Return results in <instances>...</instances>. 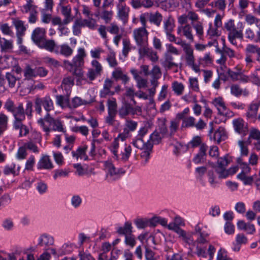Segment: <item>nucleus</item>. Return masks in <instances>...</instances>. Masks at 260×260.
I'll return each instance as SVG.
<instances>
[{"label":"nucleus","instance_id":"f257e3e1","mask_svg":"<svg viewBox=\"0 0 260 260\" xmlns=\"http://www.w3.org/2000/svg\"><path fill=\"white\" fill-rule=\"evenodd\" d=\"M37 122L47 135H49L51 130L63 133L66 132L62 122L59 119L53 118L49 113H46L44 118L39 119Z\"/></svg>","mask_w":260,"mask_h":260},{"label":"nucleus","instance_id":"f03ea898","mask_svg":"<svg viewBox=\"0 0 260 260\" xmlns=\"http://www.w3.org/2000/svg\"><path fill=\"white\" fill-rule=\"evenodd\" d=\"M243 24L241 22L237 24V27H236L234 20L232 19H230L224 23L223 28L228 32V40L231 44L236 46L237 44L236 39L243 38Z\"/></svg>","mask_w":260,"mask_h":260},{"label":"nucleus","instance_id":"7ed1b4c3","mask_svg":"<svg viewBox=\"0 0 260 260\" xmlns=\"http://www.w3.org/2000/svg\"><path fill=\"white\" fill-rule=\"evenodd\" d=\"M149 32L144 27L135 28L133 31V37L138 49L148 46Z\"/></svg>","mask_w":260,"mask_h":260},{"label":"nucleus","instance_id":"20e7f679","mask_svg":"<svg viewBox=\"0 0 260 260\" xmlns=\"http://www.w3.org/2000/svg\"><path fill=\"white\" fill-rule=\"evenodd\" d=\"M32 104L30 102H28L25 110L24 111L23 104H18L15 109L12 112L14 117V121H23L25 119V114L28 116H31Z\"/></svg>","mask_w":260,"mask_h":260},{"label":"nucleus","instance_id":"39448f33","mask_svg":"<svg viewBox=\"0 0 260 260\" xmlns=\"http://www.w3.org/2000/svg\"><path fill=\"white\" fill-rule=\"evenodd\" d=\"M105 166L107 171L106 177L108 181H115L125 173L122 168H116L111 161H105Z\"/></svg>","mask_w":260,"mask_h":260},{"label":"nucleus","instance_id":"423d86ee","mask_svg":"<svg viewBox=\"0 0 260 260\" xmlns=\"http://www.w3.org/2000/svg\"><path fill=\"white\" fill-rule=\"evenodd\" d=\"M142 113V108L139 106L133 107L128 102L124 101L119 109L118 113L120 118H124L131 114L132 115H140Z\"/></svg>","mask_w":260,"mask_h":260},{"label":"nucleus","instance_id":"0eeeda50","mask_svg":"<svg viewBox=\"0 0 260 260\" xmlns=\"http://www.w3.org/2000/svg\"><path fill=\"white\" fill-rule=\"evenodd\" d=\"M129 134L126 130H123L122 133L120 134L116 138L110 146V149L113 155L117 157V149L122 147L124 145V141L128 137Z\"/></svg>","mask_w":260,"mask_h":260},{"label":"nucleus","instance_id":"6e6552de","mask_svg":"<svg viewBox=\"0 0 260 260\" xmlns=\"http://www.w3.org/2000/svg\"><path fill=\"white\" fill-rule=\"evenodd\" d=\"M23 12L29 13L28 21L30 23H35L37 20L38 12L37 6L33 5L31 2L27 1V3L23 6Z\"/></svg>","mask_w":260,"mask_h":260},{"label":"nucleus","instance_id":"1a4fd4ad","mask_svg":"<svg viewBox=\"0 0 260 260\" xmlns=\"http://www.w3.org/2000/svg\"><path fill=\"white\" fill-rule=\"evenodd\" d=\"M208 236V234L207 233L201 234L196 240L197 243L196 253L199 256H206V248L205 247H202L201 245L208 243V240L206 239Z\"/></svg>","mask_w":260,"mask_h":260},{"label":"nucleus","instance_id":"9d476101","mask_svg":"<svg viewBox=\"0 0 260 260\" xmlns=\"http://www.w3.org/2000/svg\"><path fill=\"white\" fill-rule=\"evenodd\" d=\"M214 168L217 175V178L220 179H225L229 176L235 174L238 171L237 167H232L229 169L222 167H215Z\"/></svg>","mask_w":260,"mask_h":260},{"label":"nucleus","instance_id":"9b49d317","mask_svg":"<svg viewBox=\"0 0 260 260\" xmlns=\"http://www.w3.org/2000/svg\"><path fill=\"white\" fill-rule=\"evenodd\" d=\"M140 58H142L145 56L148 57L152 62H156L158 60V56L157 52L149 48L148 46L138 49Z\"/></svg>","mask_w":260,"mask_h":260},{"label":"nucleus","instance_id":"f8f14e48","mask_svg":"<svg viewBox=\"0 0 260 260\" xmlns=\"http://www.w3.org/2000/svg\"><path fill=\"white\" fill-rule=\"evenodd\" d=\"M188 20L191 21V24H192V23L199 21V17L195 12L189 11L187 13L180 16L178 18V23L181 25L187 23Z\"/></svg>","mask_w":260,"mask_h":260},{"label":"nucleus","instance_id":"ddd939ff","mask_svg":"<svg viewBox=\"0 0 260 260\" xmlns=\"http://www.w3.org/2000/svg\"><path fill=\"white\" fill-rule=\"evenodd\" d=\"M213 123L210 122V126L211 127L209 131V135L210 136V139H213L215 142L217 143H219L221 141L225 140L226 138L225 131L224 128L220 127H219L214 133L213 137L211 136V134L213 131Z\"/></svg>","mask_w":260,"mask_h":260},{"label":"nucleus","instance_id":"4468645a","mask_svg":"<svg viewBox=\"0 0 260 260\" xmlns=\"http://www.w3.org/2000/svg\"><path fill=\"white\" fill-rule=\"evenodd\" d=\"M31 39L38 46L46 39V30L44 28L37 27L31 34Z\"/></svg>","mask_w":260,"mask_h":260},{"label":"nucleus","instance_id":"2eb2a0df","mask_svg":"<svg viewBox=\"0 0 260 260\" xmlns=\"http://www.w3.org/2000/svg\"><path fill=\"white\" fill-rule=\"evenodd\" d=\"M178 35L184 36L190 42L194 41V37L192 34V28L189 24H185V25H181L177 28Z\"/></svg>","mask_w":260,"mask_h":260},{"label":"nucleus","instance_id":"dca6fc26","mask_svg":"<svg viewBox=\"0 0 260 260\" xmlns=\"http://www.w3.org/2000/svg\"><path fill=\"white\" fill-rule=\"evenodd\" d=\"M213 104L217 108L220 115L227 116L229 115V110L221 98H215L212 102Z\"/></svg>","mask_w":260,"mask_h":260},{"label":"nucleus","instance_id":"f3484780","mask_svg":"<svg viewBox=\"0 0 260 260\" xmlns=\"http://www.w3.org/2000/svg\"><path fill=\"white\" fill-rule=\"evenodd\" d=\"M121 148H124V151H121L120 154L118 153L119 149H117V157L114 155V157L121 161L125 162L128 161L132 153V148L129 145H124Z\"/></svg>","mask_w":260,"mask_h":260},{"label":"nucleus","instance_id":"a211bd4d","mask_svg":"<svg viewBox=\"0 0 260 260\" xmlns=\"http://www.w3.org/2000/svg\"><path fill=\"white\" fill-rule=\"evenodd\" d=\"M54 243V238L49 235L44 234L41 235L38 239V245L45 247V248L52 246Z\"/></svg>","mask_w":260,"mask_h":260},{"label":"nucleus","instance_id":"6ab92c4d","mask_svg":"<svg viewBox=\"0 0 260 260\" xmlns=\"http://www.w3.org/2000/svg\"><path fill=\"white\" fill-rule=\"evenodd\" d=\"M53 164L47 155H43L37 163L38 169L51 170L53 168Z\"/></svg>","mask_w":260,"mask_h":260},{"label":"nucleus","instance_id":"aec40b11","mask_svg":"<svg viewBox=\"0 0 260 260\" xmlns=\"http://www.w3.org/2000/svg\"><path fill=\"white\" fill-rule=\"evenodd\" d=\"M175 27L174 20L171 17H169L164 22V29L165 30L167 39L170 37L172 38V34Z\"/></svg>","mask_w":260,"mask_h":260},{"label":"nucleus","instance_id":"412c9836","mask_svg":"<svg viewBox=\"0 0 260 260\" xmlns=\"http://www.w3.org/2000/svg\"><path fill=\"white\" fill-rule=\"evenodd\" d=\"M58 45L53 40L45 39L39 46L41 48L45 49L47 51L54 52L57 50Z\"/></svg>","mask_w":260,"mask_h":260},{"label":"nucleus","instance_id":"4be33fe9","mask_svg":"<svg viewBox=\"0 0 260 260\" xmlns=\"http://www.w3.org/2000/svg\"><path fill=\"white\" fill-rule=\"evenodd\" d=\"M170 230L173 231L178 234L179 237L181 238L186 243L192 241L191 240V234H187L185 231L181 229L180 227H176L174 225L170 226Z\"/></svg>","mask_w":260,"mask_h":260},{"label":"nucleus","instance_id":"5701e85b","mask_svg":"<svg viewBox=\"0 0 260 260\" xmlns=\"http://www.w3.org/2000/svg\"><path fill=\"white\" fill-rule=\"evenodd\" d=\"M208 146L205 144H202L200 147V151L199 153L196 154L193 159V161L196 164L203 163L206 156V151Z\"/></svg>","mask_w":260,"mask_h":260},{"label":"nucleus","instance_id":"b1692460","mask_svg":"<svg viewBox=\"0 0 260 260\" xmlns=\"http://www.w3.org/2000/svg\"><path fill=\"white\" fill-rule=\"evenodd\" d=\"M86 56L84 49L80 48L78 50V54L75 56L72 60L73 66L74 67H79L82 66L84 63V58Z\"/></svg>","mask_w":260,"mask_h":260},{"label":"nucleus","instance_id":"393cba45","mask_svg":"<svg viewBox=\"0 0 260 260\" xmlns=\"http://www.w3.org/2000/svg\"><path fill=\"white\" fill-rule=\"evenodd\" d=\"M73 53V49L67 44L58 45L57 50L55 51L56 54H60L67 57L71 56Z\"/></svg>","mask_w":260,"mask_h":260},{"label":"nucleus","instance_id":"a878e982","mask_svg":"<svg viewBox=\"0 0 260 260\" xmlns=\"http://www.w3.org/2000/svg\"><path fill=\"white\" fill-rule=\"evenodd\" d=\"M117 7L119 17L124 23H125L127 22L128 17L129 8L123 3H118Z\"/></svg>","mask_w":260,"mask_h":260},{"label":"nucleus","instance_id":"bb28decb","mask_svg":"<svg viewBox=\"0 0 260 260\" xmlns=\"http://www.w3.org/2000/svg\"><path fill=\"white\" fill-rule=\"evenodd\" d=\"M37 99L40 104L43 106L47 113L54 109L53 103L50 96H45L43 98H38Z\"/></svg>","mask_w":260,"mask_h":260},{"label":"nucleus","instance_id":"cd10ccee","mask_svg":"<svg viewBox=\"0 0 260 260\" xmlns=\"http://www.w3.org/2000/svg\"><path fill=\"white\" fill-rule=\"evenodd\" d=\"M23 121H13V128L15 130L19 131L20 137L25 136L29 133L28 127L22 123Z\"/></svg>","mask_w":260,"mask_h":260},{"label":"nucleus","instance_id":"c85d7f7f","mask_svg":"<svg viewBox=\"0 0 260 260\" xmlns=\"http://www.w3.org/2000/svg\"><path fill=\"white\" fill-rule=\"evenodd\" d=\"M235 130L240 134L244 135L247 131L246 127L244 126V121L240 118L235 119L233 122Z\"/></svg>","mask_w":260,"mask_h":260},{"label":"nucleus","instance_id":"c756f323","mask_svg":"<svg viewBox=\"0 0 260 260\" xmlns=\"http://www.w3.org/2000/svg\"><path fill=\"white\" fill-rule=\"evenodd\" d=\"M185 53V59L187 66L193 65L194 63V56L193 55V49L191 46L183 50Z\"/></svg>","mask_w":260,"mask_h":260},{"label":"nucleus","instance_id":"7c9ffc66","mask_svg":"<svg viewBox=\"0 0 260 260\" xmlns=\"http://www.w3.org/2000/svg\"><path fill=\"white\" fill-rule=\"evenodd\" d=\"M147 16L151 23L159 26L162 20V16L160 13L158 12L154 13H147Z\"/></svg>","mask_w":260,"mask_h":260},{"label":"nucleus","instance_id":"2f4dec72","mask_svg":"<svg viewBox=\"0 0 260 260\" xmlns=\"http://www.w3.org/2000/svg\"><path fill=\"white\" fill-rule=\"evenodd\" d=\"M87 149V146H84L82 147H79L76 151H72V155L76 157L78 160L79 158L86 160L88 156L86 154V151Z\"/></svg>","mask_w":260,"mask_h":260},{"label":"nucleus","instance_id":"473e14b6","mask_svg":"<svg viewBox=\"0 0 260 260\" xmlns=\"http://www.w3.org/2000/svg\"><path fill=\"white\" fill-rule=\"evenodd\" d=\"M6 79H7L9 86L10 88L14 87L16 85L19 86V77H16L12 73H7L6 74Z\"/></svg>","mask_w":260,"mask_h":260},{"label":"nucleus","instance_id":"72a5a7b5","mask_svg":"<svg viewBox=\"0 0 260 260\" xmlns=\"http://www.w3.org/2000/svg\"><path fill=\"white\" fill-rule=\"evenodd\" d=\"M61 6V12L65 17V18L63 20V23L64 24H68L72 20L71 15V8L69 6Z\"/></svg>","mask_w":260,"mask_h":260},{"label":"nucleus","instance_id":"f704fd0d","mask_svg":"<svg viewBox=\"0 0 260 260\" xmlns=\"http://www.w3.org/2000/svg\"><path fill=\"white\" fill-rule=\"evenodd\" d=\"M231 93L236 96H239L242 94L247 95L249 93L248 91L246 89H242L238 85L234 84L231 87Z\"/></svg>","mask_w":260,"mask_h":260},{"label":"nucleus","instance_id":"c9c22d12","mask_svg":"<svg viewBox=\"0 0 260 260\" xmlns=\"http://www.w3.org/2000/svg\"><path fill=\"white\" fill-rule=\"evenodd\" d=\"M231 161L230 157L226 155L223 157H219L217 161V165L215 166L214 164L211 163V165L213 168L222 167L226 168Z\"/></svg>","mask_w":260,"mask_h":260},{"label":"nucleus","instance_id":"e433bc0d","mask_svg":"<svg viewBox=\"0 0 260 260\" xmlns=\"http://www.w3.org/2000/svg\"><path fill=\"white\" fill-rule=\"evenodd\" d=\"M89 104L87 101L82 100L81 98L76 96L72 99V101L69 102V107L70 109L76 108L79 106Z\"/></svg>","mask_w":260,"mask_h":260},{"label":"nucleus","instance_id":"4c0bfd02","mask_svg":"<svg viewBox=\"0 0 260 260\" xmlns=\"http://www.w3.org/2000/svg\"><path fill=\"white\" fill-rule=\"evenodd\" d=\"M23 73L25 80H30L36 77L35 70L32 69L29 64H27L25 66Z\"/></svg>","mask_w":260,"mask_h":260},{"label":"nucleus","instance_id":"58836bf2","mask_svg":"<svg viewBox=\"0 0 260 260\" xmlns=\"http://www.w3.org/2000/svg\"><path fill=\"white\" fill-rule=\"evenodd\" d=\"M118 233L120 235H124L125 237L129 234H132V226L129 222H126L123 226L119 227L117 230Z\"/></svg>","mask_w":260,"mask_h":260},{"label":"nucleus","instance_id":"ea45409f","mask_svg":"<svg viewBox=\"0 0 260 260\" xmlns=\"http://www.w3.org/2000/svg\"><path fill=\"white\" fill-rule=\"evenodd\" d=\"M172 38L170 37L168 39L169 41L170 42H173L176 44L181 46L183 50L191 46L190 44L187 43L185 41L182 40L181 38L176 37L174 35H172Z\"/></svg>","mask_w":260,"mask_h":260},{"label":"nucleus","instance_id":"a19ab883","mask_svg":"<svg viewBox=\"0 0 260 260\" xmlns=\"http://www.w3.org/2000/svg\"><path fill=\"white\" fill-rule=\"evenodd\" d=\"M138 126V123L129 118H126L125 121L123 130H126L127 133L134 132Z\"/></svg>","mask_w":260,"mask_h":260},{"label":"nucleus","instance_id":"79ce46f5","mask_svg":"<svg viewBox=\"0 0 260 260\" xmlns=\"http://www.w3.org/2000/svg\"><path fill=\"white\" fill-rule=\"evenodd\" d=\"M74 84V79L73 77H67L64 78L62 81L61 86L66 90L67 93L70 91L71 87Z\"/></svg>","mask_w":260,"mask_h":260},{"label":"nucleus","instance_id":"37998d69","mask_svg":"<svg viewBox=\"0 0 260 260\" xmlns=\"http://www.w3.org/2000/svg\"><path fill=\"white\" fill-rule=\"evenodd\" d=\"M192 26L196 30V35L200 40L203 39L204 35V28L203 23L200 21L192 23Z\"/></svg>","mask_w":260,"mask_h":260},{"label":"nucleus","instance_id":"c03bdc74","mask_svg":"<svg viewBox=\"0 0 260 260\" xmlns=\"http://www.w3.org/2000/svg\"><path fill=\"white\" fill-rule=\"evenodd\" d=\"M237 162L238 164V166H237L238 169L239 168L242 170L240 174H247L250 172L251 169L248 165L243 162L240 157L237 158Z\"/></svg>","mask_w":260,"mask_h":260},{"label":"nucleus","instance_id":"a18cd8bd","mask_svg":"<svg viewBox=\"0 0 260 260\" xmlns=\"http://www.w3.org/2000/svg\"><path fill=\"white\" fill-rule=\"evenodd\" d=\"M8 117L4 113H0V136L8 127Z\"/></svg>","mask_w":260,"mask_h":260},{"label":"nucleus","instance_id":"49530a36","mask_svg":"<svg viewBox=\"0 0 260 260\" xmlns=\"http://www.w3.org/2000/svg\"><path fill=\"white\" fill-rule=\"evenodd\" d=\"M184 88V85L178 81H174L172 84V90L177 95H181L183 94Z\"/></svg>","mask_w":260,"mask_h":260},{"label":"nucleus","instance_id":"de8ad7c7","mask_svg":"<svg viewBox=\"0 0 260 260\" xmlns=\"http://www.w3.org/2000/svg\"><path fill=\"white\" fill-rule=\"evenodd\" d=\"M13 23L16 29L17 34L18 35H24L26 30V27L24 26V22L20 20L15 19L13 21Z\"/></svg>","mask_w":260,"mask_h":260},{"label":"nucleus","instance_id":"09e8293b","mask_svg":"<svg viewBox=\"0 0 260 260\" xmlns=\"http://www.w3.org/2000/svg\"><path fill=\"white\" fill-rule=\"evenodd\" d=\"M245 20L246 23L251 25L252 24H255L258 27H260V19L254 17L251 14H247L245 16Z\"/></svg>","mask_w":260,"mask_h":260},{"label":"nucleus","instance_id":"8fccbe9b","mask_svg":"<svg viewBox=\"0 0 260 260\" xmlns=\"http://www.w3.org/2000/svg\"><path fill=\"white\" fill-rule=\"evenodd\" d=\"M108 113L116 114L117 112V103L116 100L114 98H111L107 101Z\"/></svg>","mask_w":260,"mask_h":260},{"label":"nucleus","instance_id":"3c124183","mask_svg":"<svg viewBox=\"0 0 260 260\" xmlns=\"http://www.w3.org/2000/svg\"><path fill=\"white\" fill-rule=\"evenodd\" d=\"M152 146L153 144L151 143H148L146 148L143 150H142V152L141 153V157L144 159L145 164L148 161L149 158L150 152L152 148Z\"/></svg>","mask_w":260,"mask_h":260},{"label":"nucleus","instance_id":"603ef678","mask_svg":"<svg viewBox=\"0 0 260 260\" xmlns=\"http://www.w3.org/2000/svg\"><path fill=\"white\" fill-rule=\"evenodd\" d=\"M259 104H251L249 107L248 111L247 113V116L249 118H254L257 115Z\"/></svg>","mask_w":260,"mask_h":260},{"label":"nucleus","instance_id":"864d4df0","mask_svg":"<svg viewBox=\"0 0 260 260\" xmlns=\"http://www.w3.org/2000/svg\"><path fill=\"white\" fill-rule=\"evenodd\" d=\"M148 143L151 142L149 141H147V142H145L143 141V138L137 137L136 140L133 141V144L135 147L141 150H143L146 148Z\"/></svg>","mask_w":260,"mask_h":260},{"label":"nucleus","instance_id":"5fc2aeb1","mask_svg":"<svg viewBox=\"0 0 260 260\" xmlns=\"http://www.w3.org/2000/svg\"><path fill=\"white\" fill-rule=\"evenodd\" d=\"M43 60L45 63L50 67L56 68L60 66L59 62L58 60L49 56L44 57Z\"/></svg>","mask_w":260,"mask_h":260},{"label":"nucleus","instance_id":"6e6d98bb","mask_svg":"<svg viewBox=\"0 0 260 260\" xmlns=\"http://www.w3.org/2000/svg\"><path fill=\"white\" fill-rule=\"evenodd\" d=\"M237 178L242 181L245 185H250L253 181V177L247 176V174H239Z\"/></svg>","mask_w":260,"mask_h":260},{"label":"nucleus","instance_id":"4d7b16f0","mask_svg":"<svg viewBox=\"0 0 260 260\" xmlns=\"http://www.w3.org/2000/svg\"><path fill=\"white\" fill-rule=\"evenodd\" d=\"M145 257L146 260H156L154 257L155 253L149 247L147 243L145 245Z\"/></svg>","mask_w":260,"mask_h":260},{"label":"nucleus","instance_id":"13d9d810","mask_svg":"<svg viewBox=\"0 0 260 260\" xmlns=\"http://www.w3.org/2000/svg\"><path fill=\"white\" fill-rule=\"evenodd\" d=\"M0 29L5 35L9 36L10 37H13L14 35L13 30L7 23L1 24Z\"/></svg>","mask_w":260,"mask_h":260},{"label":"nucleus","instance_id":"bf43d9fd","mask_svg":"<svg viewBox=\"0 0 260 260\" xmlns=\"http://www.w3.org/2000/svg\"><path fill=\"white\" fill-rule=\"evenodd\" d=\"M162 138V136L160 135L159 132L155 131L151 135L149 141H152L153 144H158L160 142Z\"/></svg>","mask_w":260,"mask_h":260},{"label":"nucleus","instance_id":"052dcab7","mask_svg":"<svg viewBox=\"0 0 260 260\" xmlns=\"http://www.w3.org/2000/svg\"><path fill=\"white\" fill-rule=\"evenodd\" d=\"M56 103L62 107H69V100L68 98H64L62 95H57L56 97Z\"/></svg>","mask_w":260,"mask_h":260},{"label":"nucleus","instance_id":"680f3d73","mask_svg":"<svg viewBox=\"0 0 260 260\" xmlns=\"http://www.w3.org/2000/svg\"><path fill=\"white\" fill-rule=\"evenodd\" d=\"M107 60L111 67H115L117 65L116 60L115 53L113 51H110L108 55Z\"/></svg>","mask_w":260,"mask_h":260},{"label":"nucleus","instance_id":"e2e57ef3","mask_svg":"<svg viewBox=\"0 0 260 260\" xmlns=\"http://www.w3.org/2000/svg\"><path fill=\"white\" fill-rule=\"evenodd\" d=\"M35 164V157L34 155H30L26 161L25 170L27 171H32Z\"/></svg>","mask_w":260,"mask_h":260},{"label":"nucleus","instance_id":"0e129e2a","mask_svg":"<svg viewBox=\"0 0 260 260\" xmlns=\"http://www.w3.org/2000/svg\"><path fill=\"white\" fill-rule=\"evenodd\" d=\"M16 165L14 164L6 165L4 169L3 172L6 175L11 174L15 175L16 174L15 171Z\"/></svg>","mask_w":260,"mask_h":260},{"label":"nucleus","instance_id":"69168bd1","mask_svg":"<svg viewBox=\"0 0 260 260\" xmlns=\"http://www.w3.org/2000/svg\"><path fill=\"white\" fill-rule=\"evenodd\" d=\"M189 88L193 91L198 92L200 91L198 79L196 78L189 79Z\"/></svg>","mask_w":260,"mask_h":260},{"label":"nucleus","instance_id":"338daca9","mask_svg":"<svg viewBox=\"0 0 260 260\" xmlns=\"http://www.w3.org/2000/svg\"><path fill=\"white\" fill-rule=\"evenodd\" d=\"M14 223L12 219L10 218L5 219L2 223L3 228L7 231H11L13 229Z\"/></svg>","mask_w":260,"mask_h":260},{"label":"nucleus","instance_id":"774afa93","mask_svg":"<svg viewBox=\"0 0 260 260\" xmlns=\"http://www.w3.org/2000/svg\"><path fill=\"white\" fill-rule=\"evenodd\" d=\"M195 125V118L192 116L187 117L183 119L182 126L186 127H193Z\"/></svg>","mask_w":260,"mask_h":260}]
</instances>
